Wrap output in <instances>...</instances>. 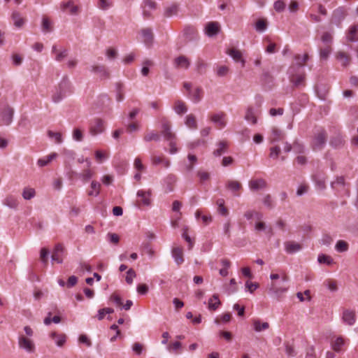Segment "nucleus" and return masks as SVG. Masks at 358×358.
<instances>
[{"instance_id": "nucleus-34", "label": "nucleus", "mask_w": 358, "mask_h": 358, "mask_svg": "<svg viewBox=\"0 0 358 358\" xmlns=\"http://www.w3.org/2000/svg\"><path fill=\"white\" fill-rule=\"evenodd\" d=\"M345 345V341L343 337H337L331 344L332 349L337 352L342 350V347Z\"/></svg>"}, {"instance_id": "nucleus-31", "label": "nucleus", "mask_w": 358, "mask_h": 358, "mask_svg": "<svg viewBox=\"0 0 358 358\" xmlns=\"http://www.w3.org/2000/svg\"><path fill=\"white\" fill-rule=\"evenodd\" d=\"M174 110L176 113L181 115L185 113L187 111V107L185 102L181 100H178L175 102Z\"/></svg>"}, {"instance_id": "nucleus-59", "label": "nucleus", "mask_w": 358, "mask_h": 358, "mask_svg": "<svg viewBox=\"0 0 358 358\" xmlns=\"http://www.w3.org/2000/svg\"><path fill=\"white\" fill-rule=\"evenodd\" d=\"M66 94L64 92L59 91V90H56V92L52 95V101L55 103L59 102Z\"/></svg>"}, {"instance_id": "nucleus-46", "label": "nucleus", "mask_w": 358, "mask_h": 358, "mask_svg": "<svg viewBox=\"0 0 358 358\" xmlns=\"http://www.w3.org/2000/svg\"><path fill=\"white\" fill-rule=\"evenodd\" d=\"M192 96L194 103L199 102L203 96V91L201 87H196L192 92Z\"/></svg>"}, {"instance_id": "nucleus-5", "label": "nucleus", "mask_w": 358, "mask_h": 358, "mask_svg": "<svg viewBox=\"0 0 358 358\" xmlns=\"http://www.w3.org/2000/svg\"><path fill=\"white\" fill-rule=\"evenodd\" d=\"M162 134L164 136L165 140H176V134L171 131V122L165 117L162 118Z\"/></svg>"}, {"instance_id": "nucleus-38", "label": "nucleus", "mask_w": 358, "mask_h": 358, "mask_svg": "<svg viewBox=\"0 0 358 358\" xmlns=\"http://www.w3.org/2000/svg\"><path fill=\"white\" fill-rule=\"evenodd\" d=\"M332 52V48L331 45H324V47H322L320 48V57L321 59H327L329 55Z\"/></svg>"}, {"instance_id": "nucleus-35", "label": "nucleus", "mask_w": 358, "mask_h": 358, "mask_svg": "<svg viewBox=\"0 0 358 358\" xmlns=\"http://www.w3.org/2000/svg\"><path fill=\"white\" fill-rule=\"evenodd\" d=\"M178 13V6L172 4L165 8L164 15L166 17H170L173 15H176Z\"/></svg>"}, {"instance_id": "nucleus-8", "label": "nucleus", "mask_w": 358, "mask_h": 358, "mask_svg": "<svg viewBox=\"0 0 358 358\" xmlns=\"http://www.w3.org/2000/svg\"><path fill=\"white\" fill-rule=\"evenodd\" d=\"M65 254V248L64 245L61 243H57L52 252V260L58 264H62L63 262V257Z\"/></svg>"}, {"instance_id": "nucleus-9", "label": "nucleus", "mask_w": 358, "mask_h": 358, "mask_svg": "<svg viewBox=\"0 0 358 358\" xmlns=\"http://www.w3.org/2000/svg\"><path fill=\"white\" fill-rule=\"evenodd\" d=\"M85 163L87 168L84 169L80 173H79V178L84 182H87L90 180L94 175V170L91 168L92 162L90 159H85Z\"/></svg>"}, {"instance_id": "nucleus-25", "label": "nucleus", "mask_w": 358, "mask_h": 358, "mask_svg": "<svg viewBox=\"0 0 358 358\" xmlns=\"http://www.w3.org/2000/svg\"><path fill=\"white\" fill-rule=\"evenodd\" d=\"M141 33L143 38V41L145 44H151L153 39V34L152 29L150 28H145L141 29Z\"/></svg>"}, {"instance_id": "nucleus-48", "label": "nucleus", "mask_w": 358, "mask_h": 358, "mask_svg": "<svg viewBox=\"0 0 358 358\" xmlns=\"http://www.w3.org/2000/svg\"><path fill=\"white\" fill-rule=\"evenodd\" d=\"M3 203L10 208H16L18 206L17 200L11 196H7Z\"/></svg>"}, {"instance_id": "nucleus-6", "label": "nucleus", "mask_w": 358, "mask_h": 358, "mask_svg": "<svg viewBox=\"0 0 358 358\" xmlns=\"http://www.w3.org/2000/svg\"><path fill=\"white\" fill-rule=\"evenodd\" d=\"M210 120L218 129H222L226 127L227 115L224 112L214 113L210 115Z\"/></svg>"}, {"instance_id": "nucleus-47", "label": "nucleus", "mask_w": 358, "mask_h": 358, "mask_svg": "<svg viewBox=\"0 0 358 358\" xmlns=\"http://www.w3.org/2000/svg\"><path fill=\"white\" fill-rule=\"evenodd\" d=\"M143 139L146 142H150L152 141H159L160 140V136L155 131H151L146 134L144 136Z\"/></svg>"}, {"instance_id": "nucleus-63", "label": "nucleus", "mask_w": 358, "mask_h": 358, "mask_svg": "<svg viewBox=\"0 0 358 358\" xmlns=\"http://www.w3.org/2000/svg\"><path fill=\"white\" fill-rule=\"evenodd\" d=\"M197 176L199 178L201 182H203L210 178V173L206 171H199L197 172Z\"/></svg>"}, {"instance_id": "nucleus-10", "label": "nucleus", "mask_w": 358, "mask_h": 358, "mask_svg": "<svg viewBox=\"0 0 358 358\" xmlns=\"http://www.w3.org/2000/svg\"><path fill=\"white\" fill-rule=\"evenodd\" d=\"M143 15L145 18L151 17L150 10H155L157 8V4L152 0H143L142 3Z\"/></svg>"}, {"instance_id": "nucleus-39", "label": "nucleus", "mask_w": 358, "mask_h": 358, "mask_svg": "<svg viewBox=\"0 0 358 358\" xmlns=\"http://www.w3.org/2000/svg\"><path fill=\"white\" fill-rule=\"evenodd\" d=\"M50 337L55 340L56 344L61 347L66 342V336L64 334H57L55 332H52L50 334Z\"/></svg>"}, {"instance_id": "nucleus-17", "label": "nucleus", "mask_w": 358, "mask_h": 358, "mask_svg": "<svg viewBox=\"0 0 358 358\" xmlns=\"http://www.w3.org/2000/svg\"><path fill=\"white\" fill-rule=\"evenodd\" d=\"M342 319L345 323L352 326L355 324L356 320L355 313L352 310H345L343 313Z\"/></svg>"}, {"instance_id": "nucleus-60", "label": "nucleus", "mask_w": 358, "mask_h": 358, "mask_svg": "<svg viewBox=\"0 0 358 358\" xmlns=\"http://www.w3.org/2000/svg\"><path fill=\"white\" fill-rule=\"evenodd\" d=\"M136 276V272L134 269L130 268L127 272L126 275V282L128 284H131L133 282L134 278Z\"/></svg>"}, {"instance_id": "nucleus-7", "label": "nucleus", "mask_w": 358, "mask_h": 358, "mask_svg": "<svg viewBox=\"0 0 358 358\" xmlns=\"http://www.w3.org/2000/svg\"><path fill=\"white\" fill-rule=\"evenodd\" d=\"M312 179L317 189L324 190L326 188L327 176L324 173L317 171L312 176Z\"/></svg>"}, {"instance_id": "nucleus-56", "label": "nucleus", "mask_w": 358, "mask_h": 358, "mask_svg": "<svg viewBox=\"0 0 358 358\" xmlns=\"http://www.w3.org/2000/svg\"><path fill=\"white\" fill-rule=\"evenodd\" d=\"M217 204L218 205V210L220 214L222 215H228V210L224 207V201L222 199H220L217 201Z\"/></svg>"}, {"instance_id": "nucleus-15", "label": "nucleus", "mask_w": 358, "mask_h": 358, "mask_svg": "<svg viewBox=\"0 0 358 358\" xmlns=\"http://www.w3.org/2000/svg\"><path fill=\"white\" fill-rule=\"evenodd\" d=\"M91 71L99 74L101 79H107L110 78V73L103 65H92L91 66Z\"/></svg>"}, {"instance_id": "nucleus-42", "label": "nucleus", "mask_w": 358, "mask_h": 358, "mask_svg": "<svg viewBox=\"0 0 358 358\" xmlns=\"http://www.w3.org/2000/svg\"><path fill=\"white\" fill-rule=\"evenodd\" d=\"M317 261L320 264H325L329 266L335 263L331 257L324 254L319 255Z\"/></svg>"}, {"instance_id": "nucleus-13", "label": "nucleus", "mask_w": 358, "mask_h": 358, "mask_svg": "<svg viewBox=\"0 0 358 358\" xmlns=\"http://www.w3.org/2000/svg\"><path fill=\"white\" fill-rule=\"evenodd\" d=\"M249 187L251 190L258 191L266 188L267 183L263 178L253 179L249 182Z\"/></svg>"}, {"instance_id": "nucleus-61", "label": "nucleus", "mask_w": 358, "mask_h": 358, "mask_svg": "<svg viewBox=\"0 0 358 358\" xmlns=\"http://www.w3.org/2000/svg\"><path fill=\"white\" fill-rule=\"evenodd\" d=\"M285 3L282 1L278 0L274 2L273 7L275 11L280 13L285 8Z\"/></svg>"}, {"instance_id": "nucleus-18", "label": "nucleus", "mask_w": 358, "mask_h": 358, "mask_svg": "<svg viewBox=\"0 0 358 358\" xmlns=\"http://www.w3.org/2000/svg\"><path fill=\"white\" fill-rule=\"evenodd\" d=\"M220 31V25L217 22H208L206 27V34L208 36H213L218 34Z\"/></svg>"}, {"instance_id": "nucleus-54", "label": "nucleus", "mask_w": 358, "mask_h": 358, "mask_svg": "<svg viewBox=\"0 0 358 358\" xmlns=\"http://www.w3.org/2000/svg\"><path fill=\"white\" fill-rule=\"evenodd\" d=\"M267 28V23L265 20L260 19L255 24V29L257 31L263 32Z\"/></svg>"}, {"instance_id": "nucleus-64", "label": "nucleus", "mask_w": 358, "mask_h": 358, "mask_svg": "<svg viewBox=\"0 0 358 358\" xmlns=\"http://www.w3.org/2000/svg\"><path fill=\"white\" fill-rule=\"evenodd\" d=\"M280 153V148L279 146H274V147H271L270 148V154H269L270 157L276 159L279 156Z\"/></svg>"}, {"instance_id": "nucleus-33", "label": "nucleus", "mask_w": 358, "mask_h": 358, "mask_svg": "<svg viewBox=\"0 0 358 358\" xmlns=\"http://www.w3.org/2000/svg\"><path fill=\"white\" fill-rule=\"evenodd\" d=\"M252 324L254 329L257 332L266 330L269 327V324L268 322H261L259 320H254Z\"/></svg>"}, {"instance_id": "nucleus-51", "label": "nucleus", "mask_w": 358, "mask_h": 358, "mask_svg": "<svg viewBox=\"0 0 358 358\" xmlns=\"http://www.w3.org/2000/svg\"><path fill=\"white\" fill-rule=\"evenodd\" d=\"M343 143L344 141L343 139V137L339 134L333 137L330 141V144L335 148H338L343 145Z\"/></svg>"}, {"instance_id": "nucleus-44", "label": "nucleus", "mask_w": 358, "mask_h": 358, "mask_svg": "<svg viewBox=\"0 0 358 358\" xmlns=\"http://www.w3.org/2000/svg\"><path fill=\"white\" fill-rule=\"evenodd\" d=\"M270 278L273 280L272 282L278 279H280L282 282H287L289 280L288 275L284 272H282L281 274L271 273L270 275Z\"/></svg>"}, {"instance_id": "nucleus-21", "label": "nucleus", "mask_w": 358, "mask_h": 358, "mask_svg": "<svg viewBox=\"0 0 358 358\" xmlns=\"http://www.w3.org/2000/svg\"><path fill=\"white\" fill-rule=\"evenodd\" d=\"M227 53L234 59L236 62H241L242 66H245V61L243 59L242 52L236 48H231L227 51Z\"/></svg>"}, {"instance_id": "nucleus-24", "label": "nucleus", "mask_w": 358, "mask_h": 358, "mask_svg": "<svg viewBox=\"0 0 358 358\" xmlns=\"http://www.w3.org/2000/svg\"><path fill=\"white\" fill-rule=\"evenodd\" d=\"M137 196L141 198V201L145 206H149L151 203L150 196L151 192L150 190L145 192L144 190H138L137 192Z\"/></svg>"}, {"instance_id": "nucleus-30", "label": "nucleus", "mask_w": 358, "mask_h": 358, "mask_svg": "<svg viewBox=\"0 0 358 358\" xmlns=\"http://www.w3.org/2000/svg\"><path fill=\"white\" fill-rule=\"evenodd\" d=\"M90 187L91 190L88 192V195L97 196L100 193L101 184L96 180H92L90 184Z\"/></svg>"}, {"instance_id": "nucleus-37", "label": "nucleus", "mask_w": 358, "mask_h": 358, "mask_svg": "<svg viewBox=\"0 0 358 358\" xmlns=\"http://www.w3.org/2000/svg\"><path fill=\"white\" fill-rule=\"evenodd\" d=\"M218 148L213 151V155L215 157H220L227 150V143L226 141H220L218 143Z\"/></svg>"}, {"instance_id": "nucleus-45", "label": "nucleus", "mask_w": 358, "mask_h": 358, "mask_svg": "<svg viewBox=\"0 0 358 358\" xmlns=\"http://www.w3.org/2000/svg\"><path fill=\"white\" fill-rule=\"evenodd\" d=\"M321 41L324 45H329L331 46L333 43V35L329 32H324L321 36Z\"/></svg>"}, {"instance_id": "nucleus-36", "label": "nucleus", "mask_w": 358, "mask_h": 358, "mask_svg": "<svg viewBox=\"0 0 358 358\" xmlns=\"http://www.w3.org/2000/svg\"><path fill=\"white\" fill-rule=\"evenodd\" d=\"M11 17L14 22V25L15 27H22V25L24 23V20L21 16L20 13H18L17 11H14V12H13Z\"/></svg>"}, {"instance_id": "nucleus-29", "label": "nucleus", "mask_w": 358, "mask_h": 358, "mask_svg": "<svg viewBox=\"0 0 358 358\" xmlns=\"http://www.w3.org/2000/svg\"><path fill=\"white\" fill-rule=\"evenodd\" d=\"M245 120L252 124H255L257 122V117L255 115L253 108L248 107L246 110L245 115Z\"/></svg>"}, {"instance_id": "nucleus-3", "label": "nucleus", "mask_w": 358, "mask_h": 358, "mask_svg": "<svg viewBox=\"0 0 358 358\" xmlns=\"http://www.w3.org/2000/svg\"><path fill=\"white\" fill-rule=\"evenodd\" d=\"M13 108L8 105H6L0 112L1 124L6 126L9 125L13 121Z\"/></svg>"}, {"instance_id": "nucleus-41", "label": "nucleus", "mask_w": 358, "mask_h": 358, "mask_svg": "<svg viewBox=\"0 0 358 358\" xmlns=\"http://www.w3.org/2000/svg\"><path fill=\"white\" fill-rule=\"evenodd\" d=\"M358 31V26L357 25H353L352 26L348 31L347 38L349 41L355 42L357 41L358 38L356 37V34Z\"/></svg>"}, {"instance_id": "nucleus-12", "label": "nucleus", "mask_w": 358, "mask_h": 358, "mask_svg": "<svg viewBox=\"0 0 358 358\" xmlns=\"http://www.w3.org/2000/svg\"><path fill=\"white\" fill-rule=\"evenodd\" d=\"M172 257L177 265H180L184 262L183 248L180 246L173 247L171 250Z\"/></svg>"}, {"instance_id": "nucleus-2", "label": "nucleus", "mask_w": 358, "mask_h": 358, "mask_svg": "<svg viewBox=\"0 0 358 358\" xmlns=\"http://www.w3.org/2000/svg\"><path fill=\"white\" fill-rule=\"evenodd\" d=\"M285 282L273 281L269 287V292L279 299L282 295L288 290V287L284 285Z\"/></svg>"}, {"instance_id": "nucleus-53", "label": "nucleus", "mask_w": 358, "mask_h": 358, "mask_svg": "<svg viewBox=\"0 0 358 358\" xmlns=\"http://www.w3.org/2000/svg\"><path fill=\"white\" fill-rule=\"evenodd\" d=\"M35 190L31 187H26L22 192V196L26 200H29L35 196Z\"/></svg>"}, {"instance_id": "nucleus-28", "label": "nucleus", "mask_w": 358, "mask_h": 358, "mask_svg": "<svg viewBox=\"0 0 358 358\" xmlns=\"http://www.w3.org/2000/svg\"><path fill=\"white\" fill-rule=\"evenodd\" d=\"M336 59L341 63L342 66H347L350 62L349 55L342 51H339L336 54Z\"/></svg>"}, {"instance_id": "nucleus-40", "label": "nucleus", "mask_w": 358, "mask_h": 358, "mask_svg": "<svg viewBox=\"0 0 358 358\" xmlns=\"http://www.w3.org/2000/svg\"><path fill=\"white\" fill-rule=\"evenodd\" d=\"M47 134L50 138L55 141V143L59 144L63 141L62 135L60 132H55L51 130H48Z\"/></svg>"}, {"instance_id": "nucleus-20", "label": "nucleus", "mask_w": 358, "mask_h": 358, "mask_svg": "<svg viewBox=\"0 0 358 358\" xmlns=\"http://www.w3.org/2000/svg\"><path fill=\"white\" fill-rule=\"evenodd\" d=\"M57 90L67 94L71 92V82L67 76L62 78L59 83Z\"/></svg>"}, {"instance_id": "nucleus-43", "label": "nucleus", "mask_w": 358, "mask_h": 358, "mask_svg": "<svg viewBox=\"0 0 358 358\" xmlns=\"http://www.w3.org/2000/svg\"><path fill=\"white\" fill-rule=\"evenodd\" d=\"M309 55L307 53H305L303 55H296L294 56V59L296 61V65L298 66H303L305 63L308 60Z\"/></svg>"}, {"instance_id": "nucleus-14", "label": "nucleus", "mask_w": 358, "mask_h": 358, "mask_svg": "<svg viewBox=\"0 0 358 358\" xmlns=\"http://www.w3.org/2000/svg\"><path fill=\"white\" fill-rule=\"evenodd\" d=\"M173 64L177 69H187L190 66V61L187 57L180 55L174 59Z\"/></svg>"}, {"instance_id": "nucleus-19", "label": "nucleus", "mask_w": 358, "mask_h": 358, "mask_svg": "<svg viewBox=\"0 0 358 358\" xmlns=\"http://www.w3.org/2000/svg\"><path fill=\"white\" fill-rule=\"evenodd\" d=\"M345 181L343 176H338L335 180L331 182V187L332 189L337 191H342L345 189Z\"/></svg>"}, {"instance_id": "nucleus-4", "label": "nucleus", "mask_w": 358, "mask_h": 358, "mask_svg": "<svg viewBox=\"0 0 358 358\" xmlns=\"http://www.w3.org/2000/svg\"><path fill=\"white\" fill-rule=\"evenodd\" d=\"M18 345L20 349L25 350L28 353H32L35 351L34 341L24 335L19 336Z\"/></svg>"}, {"instance_id": "nucleus-57", "label": "nucleus", "mask_w": 358, "mask_h": 358, "mask_svg": "<svg viewBox=\"0 0 358 358\" xmlns=\"http://www.w3.org/2000/svg\"><path fill=\"white\" fill-rule=\"evenodd\" d=\"M244 216L246 219L250 220L253 218L255 216L258 219H261L262 217V215L258 212H256L255 210H248L245 213Z\"/></svg>"}, {"instance_id": "nucleus-62", "label": "nucleus", "mask_w": 358, "mask_h": 358, "mask_svg": "<svg viewBox=\"0 0 358 358\" xmlns=\"http://www.w3.org/2000/svg\"><path fill=\"white\" fill-rule=\"evenodd\" d=\"M143 250L148 254L150 257H153L155 255V251L151 247V245L148 243H144L142 245Z\"/></svg>"}, {"instance_id": "nucleus-26", "label": "nucleus", "mask_w": 358, "mask_h": 358, "mask_svg": "<svg viewBox=\"0 0 358 358\" xmlns=\"http://www.w3.org/2000/svg\"><path fill=\"white\" fill-rule=\"evenodd\" d=\"M225 187L231 192H237L242 188L241 184L237 180H229L227 181Z\"/></svg>"}, {"instance_id": "nucleus-23", "label": "nucleus", "mask_w": 358, "mask_h": 358, "mask_svg": "<svg viewBox=\"0 0 358 358\" xmlns=\"http://www.w3.org/2000/svg\"><path fill=\"white\" fill-rule=\"evenodd\" d=\"M52 52L55 55V59L57 62H62L68 55V50L65 48L58 50L56 45L52 48Z\"/></svg>"}, {"instance_id": "nucleus-16", "label": "nucleus", "mask_w": 358, "mask_h": 358, "mask_svg": "<svg viewBox=\"0 0 358 358\" xmlns=\"http://www.w3.org/2000/svg\"><path fill=\"white\" fill-rule=\"evenodd\" d=\"M302 248L301 244L294 241H287L285 243V249L288 254H293L300 251Z\"/></svg>"}, {"instance_id": "nucleus-1", "label": "nucleus", "mask_w": 358, "mask_h": 358, "mask_svg": "<svg viewBox=\"0 0 358 358\" xmlns=\"http://www.w3.org/2000/svg\"><path fill=\"white\" fill-rule=\"evenodd\" d=\"M327 139V134L324 129L318 131L314 136L312 141V147L314 150H320L323 148Z\"/></svg>"}, {"instance_id": "nucleus-49", "label": "nucleus", "mask_w": 358, "mask_h": 358, "mask_svg": "<svg viewBox=\"0 0 358 358\" xmlns=\"http://www.w3.org/2000/svg\"><path fill=\"white\" fill-rule=\"evenodd\" d=\"M187 159L189 163L186 165V169L187 171H192L194 169V164L197 162V157L194 155L189 154Z\"/></svg>"}, {"instance_id": "nucleus-11", "label": "nucleus", "mask_w": 358, "mask_h": 358, "mask_svg": "<svg viewBox=\"0 0 358 358\" xmlns=\"http://www.w3.org/2000/svg\"><path fill=\"white\" fill-rule=\"evenodd\" d=\"M104 129V123L101 119H95L90 123V132L93 136L102 133Z\"/></svg>"}, {"instance_id": "nucleus-32", "label": "nucleus", "mask_w": 358, "mask_h": 358, "mask_svg": "<svg viewBox=\"0 0 358 358\" xmlns=\"http://www.w3.org/2000/svg\"><path fill=\"white\" fill-rule=\"evenodd\" d=\"M221 304L218 295L215 294L208 301V308L210 310H215Z\"/></svg>"}, {"instance_id": "nucleus-58", "label": "nucleus", "mask_w": 358, "mask_h": 358, "mask_svg": "<svg viewBox=\"0 0 358 358\" xmlns=\"http://www.w3.org/2000/svg\"><path fill=\"white\" fill-rule=\"evenodd\" d=\"M263 203L269 209H272L273 208V201L270 194H266L264 196L263 198Z\"/></svg>"}, {"instance_id": "nucleus-50", "label": "nucleus", "mask_w": 358, "mask_h": 358, "mask_svg": "<svg viewBox=\"0 0 358 358\" xmlns=\"http://www.w3.org/2000/svg\"><path fill=\"white\" fill-rule=\"evenodd\" d=\"M153 65V62L150 59H145L143 62V67L141 69V73L144 76H147L149 73V67Z\"/></svg>"}, {"instance_id": "nucleus-27", "label": "nucleus", "mask_w": 358, "mask_h": 358, "mask_svg": "<svg viewBox=\"0 0 358 358\" xmlns=\"http://www.w3.org/2000/svg\"><path fill=\"white\" fill-rule=\"evenodd\" d=\"M185 125L192 129H196L198 127L196 120L193 114H189L185 117Z\"/></svg>"}, {"instance_id": "nucleus-55", "label": "nucleus", "mask_w": 358, "mask_h": 358, "mask_svg": "<svg viewBox=\"0 0 358 358\" xmlns=\"http://www.w3.org/2000/svg\"><path fill=\"white\" fill-rule=\"evenodd\" d=\"M336 249L338 252H345L348 249V244L347 242L340 240L336 244Z\"/></svg>"}, {"instance_id": "nucleus-52", "label": "nucleus", "mask_w": 358, "mask_h": 358, "mask_svg": "<svg viewBox=\"0 0 358 358\" xmlns=\"http://www.w3.org/2000/svg\"><path fill=\"white\" fill-rule=\"evenodd\" d=\"M283 134L282 131L279 130L277 128H273L272 129V136H271V142H277L282 138Z\"/></svg>"}, {"instance_id": "nucleus-22", "label": "nucleus", "mask_w": 358, "mask_h": 358, "mask_svg": "<svg viewBox=\"0 0 358 358\" xmlns=\"http://www.w3.org/2000/svg\"><path fill=\"white\" fill-rule=\"evenodd\" d=\"M60 7L63 11H65L67 8H69V12L71 15L77 14L78 12V7L74 5L73 1L62 2L60 5Z\"/></svg>"}]
</instances>
